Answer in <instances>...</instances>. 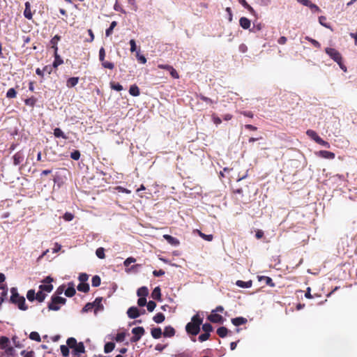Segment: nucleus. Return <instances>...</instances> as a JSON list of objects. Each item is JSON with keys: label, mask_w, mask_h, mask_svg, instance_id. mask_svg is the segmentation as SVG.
I'll list each match as a JSON object with an SVG mask.
<instances>
[{"label": "nucleus", "mask_w": 357, "mask_h": 357, "mask_svg": "<svg viewBox=\"0 0 357 357\" xmlns=\"http://www.w3.org/2000/svg\"><path fill=\"white\" fill-rule=\"evenodd\" d=\"M203 323V317L200 312H197L192 318L191 321L185 326V331L188 334L197 335L200 331V326Z\"/></svg>", "instance_id": "nucleus-1"}, {"label": "nucleus", "mask_w": 357, "mask_h": 357, "mask_svg": "<svg viewBox=\"0 0 357 357\" xmlns=\"http://www.w3.org/2000/svg\"><path fill=\"white\" fill-rule=\"evenodd\" d=\"M325 52L331 59H333L335 62H336L338 64L340 68L344 72L347 71L346 66L342 63V56L337 50L331 47H326L325 49Z\"/></svg>", "instance_id": "nucleus-2"}, {"label": "nucleus", "mask_w": 357, "mask_h": 357, "mask_svg": "<svg viewBox=\"0 0 357 357\" xmlns=\"http://www.w3.org/2000/svg\"><path fill=\"white\" fill-rule=\"evenodd\" d=\"M66 303V299L59 296L53 295L51 298V302L48 304L50 310L57 311L60 309V304L64 305Z\"/></svg>", "instance_id": "nucleus-3"}, {"label": "nucleus", "mask_w": 357, "mask_h": 357, "mask_svg": "<svg viewBox=\"0 0 357 357\" xmlns=\"http://www.w3.org/2000/svg\"><path fill=\"white\" fill-rule=\"evenodd\" d=\"M145 330L142 326L133 328L132 329V333L133 336L131 337L130 341L132 342H137L144 334Z\"/></svg>", "instance_id": "nucleus-4"}, {"label": "nucleus", "mask_w": 357, "mask_h": 357, "mask_svg": "<svg viewBox=\"0 0 357 357\" xmlns=\"http://www.w3.org/2000/svg\"><path fill=\"white\" fill-rule=\"evenodd\" d=\"M298 3L303 6L309 7L313 12H319V8L310 0H296Z\"/></svg>", "instance_id": "nucleus-5"}, {"label": "nucleus", "mask_w": 357, "mask_h": 357, "mask_svg": "<svg viewBox=\"0 0 357 357\" xmlns=\"http://www.w3.org/2000/svg\"><path fill=\"white\" fill-rule=\"evenodd\" d=\"M208 319L212 323L222 324L224 321V318L221 315L213 312L208 316Z\"/></svg>", "instance_id": "nucleus-6"}, {"label": "nucleus", "mask_w": 357, "mask_h": 357, "mask_svg": "<svg viewBox=\"0 0 357 357\" xmlns=\"http://www.w3.org/2000/svg\"><path fill=\"white\" fill-rule=\"evenodd\" d=\"M102 298L98 297L95 299V301L92 303L93 307L95 308L94 312L96 314L98 311H102L104 309V307L102 304Z\"/></svg>", "instance_id": "nucleus-7"}, {"label": "nucleus", "mask_w": 357, "mask_h": 357, "mask_svg": "<svg viewBox=\"0 0 357 357\" xmlns=\"http://www.w3.org/2000/svg\"><path fill=\"white\" fill-rule=\"evenodd\" d=\"M127 314L130 319H136L139 317L140 313L137 307H130L127 311Z\"/></svg>", "instance_id": "nucleus-8"}, {"label": "nucleus", "mask_w": 357, "mask_h": 357, "mask_svg": "<svg viewBox=\"0 0 357 357\" xmlns=\"http://www.w3.org/2000/svg\"><path fill=\"white\" fill-rule=\"evenodd\" d=\"M76 293L75 289V284L73 282H69L68 284V288L65 290V295L67 297H72Z\"/></svg>", "instance_id": "nucleus-9"}, {"label": "nucleus", "mask_w": 357, "mask_h": 357, "mask_svg": "<svg viewBox=\"0 0 357 357\" xmlns=\"http://www.w3.org/2000/svg\"><path fill=\"white\" fill-rule=\"evenodd\" d=\"M317 155L323 158L330 159V160L334 159L335 157V155L334 153L328 151H324V150L319 151L317 153Z\"/></svg>", "instance_id": "nucleus-10"}, {"label": "nucleus", "mask_w": 357, "mask_h": 357, "mask_svg": "<svg viewBox=\"0 0 357 357\" xmlns=\"http://www.w3.org/2000/svg\"><path fill=\"white\" fill-rule=\"evenodd\" d=\"M17 305L18 307L21 310H26L28 309L27 305H26V301L24 296L15 300V302H13Z\"/></svg>", "instance_id": "nucleus-11"}, {"label": "nucleus", "mask_w": 357, "mask_h": 357, "mask_svg": "<svg viewBox=\"0 0 357 357\" xmlns=\"http://www.w3.org/2000/svg\"><path fill=\"white\" fill-rule=\"evenodd\" d=\"M163 238L168 242V243L173 246L176 247L179 245V241L170 235L165 234Z\"/></svg>", "instance_id": "nucleus-12"}, {"label": "nucleus", "mask_w": 357, "mask_h": 357, "mask_svg": "<svg viewBox=\"0 0 357 357\" xmlns=\"http://www.w3.org/2000/svg\"><path fill=\"white\" fill-rule=\"evenodd\" d=\"M247 321H248L247 319L244 318L243 317H238L231 319V323L236 326H238L245 324L247 323Z\"/></svg>", "instance_id": "nucleus-13"}, {"label": "nucleus", "mask_w": 357, "mask_h": 357, "mask_svg": "<svg viewBox=\"0 0 357 357\" xmlns=\"http://www.w3.org/2000/svg\"><path fill=\"white\" fill-rule=\"evenodd\" d=\"M73 352L75 355H79L85 352L84 345L82 342H79L77 344V346L73 349Z\"/></svg>", "instance_id": "nucleus-14"}, {"label": "nucleus", "mask_w": 357, "mask_h": 357, "mask_svg": "<svg viewBox=\"0 0 357 357\" xmlns=\"http://www.w3.org/2000/svg\"><path fill=\"white\" fill-rule=\"evenodd\" d=\"M175 335V330L173 327L169 326L165 328L163 335L165 337H172Z\"/></svg>", "instance_id": "nucleus-15"}, {"label": "nucleus", "mask_w": 357, "mask_h": 357, "mask_svg": "<svg viewBox=\"0 0 357 357\" xmlns=\"http://www.w3.org/2000/svg\"><path fill=\"white\" fill-rule=\"evenodd\" d=\"M239 24L243 29H248L250 26V20L247 17H242L239 20Z\"/></svg>", "instance_id": "nucleus-16"}, {"label": "nucleus", "mask_w": 357, "mask_h": 357, "mask_svg": "<svg viewBox=\"0 0 357 357\" xmlns=\"http://www.w3.org/2000/svg\"><path fill=\"white\" fill-rule=\"evenodd\" d=\"M24 160V155L20 152H17L13 155V164L15 165H19Z\"/></svg>", "instance_id": "nucleus-17"}, {"label": "nucleus", "mask_w": 357, "mask_h": 357, "mask_svg": "<svg viewBox=\"0 0 357 357\" xmlns=\"http://www.w3.org/2000/svg\"><path fill=\"white\" fill-rule=\"evenodd\" d=\"M258 280L261 282L264 281L266 284L270 287H275V283L273 282L272 279L268 276H258Z\"/></svg>", "instance_id": "nucleus-18"}, {"label": "nucleus", "mask_w": 357, "mask_h": 357, "mask_svg": "<svg viewBox=\"0 0 357 357\" xmlns=\"http://www.w3.org/2000/svg\"><path fill=\"white\" fill-rule=\"evenodd\" d=\"M236 284L241 288H250L252 287V280H248L246 282H244L243 280H237Z\"/></svg>", "instance_id": "nucleus-19"}, {"label": "nucleus", "mask_w": 357, "mask_h": 357, "mask_svg": "<svg viewBox=\"0 0 357 357\" xmlns=\"http://www.w3.org/2000/svg\"><path fill=\"white\" fill-rule=\"evenodd\" d=\"M149 294V289L146 287H142L137 291V295L139 297H146Z\"/></svg>", "instance_id": "nucleus-20"}, {"label": "nucleus", "mask_w": 357, "mask_h": 357, "mask_svg": "<svg viewBox=\"0 0 357 357\" xmlns=\"http://www.w3.org/2000/svg\"><path fill=\"white\" fill-rule=\"evenodd\" d=\"M151 335L154 339H158L161 337L162 334V330L160 328H154L151 329Z\"/></svg>", "instance_id": "nucleus-21"}, {"label": "nucleus", "mask_w": 357, "mask_h": 357, "mask_svg": "<svg viewBox=\"0 0 357 357\" xmlns=\"http://www.w3.org/2000/svg\"><path fill=\"white\" fill-rule=\"evenodd\" d=\"M60 39H61V37L58 35H56L50 40V43L52 44V47L54 49V52L58 51L57 43H58V41L60 40Z\"/></svg>", "instance_id": "nucleus-22"}, {"label": "nucleus", "mask_w": 357, "mask_h": 357, "mask_svg": "<svg viewBox=\"0 0 357 357\" xmlns=\"http://www.w3.org/2000/svg\"><path fill=\"white\" fill-rule=\"evenodd\" d=\"M78 81H79V77H70L67 80L66 85L69 88L74 87L75 86H76L77 84Z\"/></svg>", "instance_id": "nucleus-23"}, {"label": "nucleus", "mask_w": 357, "mask_h": 357, "mask_svg": "<svg viewBox=\"0 0 357 357\" xmlns=\"http://www.w3.org/2000/svg\"><path fill=\"white\" fill-rule=\"evenodd\" d=\"M151 296L153 299L155 300H160L161 298V292H160V288L159 287H156L154 288L151 293Z\"/></svg>", "instance_id": "nucleus-24"}, {"label": "nucleus", "mask_w": 357, "mask_h": 357, "mask_svg": "<svg viewBox=\"0 0 357 357\" xmlns=\"http://www.w3.org/2000/svg\"><path fill=\"white\" fill-rule=\"evenodd\" d=\"M129 93L132 96H139L140 92H139V87L135 84L130 86V89H129Z\"/></svg>", "instance_id": "nucleus-25"}, {"label": "nucleus", "mask_w": 357, "mask_h": 357, "mask_svg": "<svg viewBox=\"0 0 357 357\" xmlns=\"http://www.w3.org/2000/svg\"><path fill=\"white\" fill-rule=\"evenodd\" d=\"M63 62V59L57 54V52H54V61L53 62V67L57 68L59 65L62 64Z\"/></svg>", "instance_id": "nucleus-26"}, {"label": "nucleus", "mask_w": 357, "mask_h": 357, "mask_svg": "<svg viewBox=\"0 0 357 357\" xmlns=\"http://www.w3.org/2000/svg\"><path fill=\"white\" fill-rule=\"evenodd\" d=\"M53 289V285L51 284H43L39 286V290L41 291L50 292Z\"/></svg>", "instance_id": "nucleus-27"}, {"label": "nucleus", "mask_w": 357, "mask_h": 357, "mask_svg": "<svg viewBox=\"0 0 357 357\" xmlns=\"http://www.w3.org/2000/svg\"><path fill=\"white\" fill-rule=\"evenodd\" d=\"M228 332H229L228 329L225 326H221L217 329V334L220 337H222V338L227 336Z\"/></svg>", "instance_id": "nucleus-28"}, {"label": "nucleus", "mask_w": 357, "mask_h": 357, "mask_svg": "<svg viewBox=\"0 0 357 357\" xmlns=\"http://www.w3.org/2000/svg\"><path fill=\"white\" fill-rule=\"evenodd\" d=\"M77 288L79 291L87 293L89 291V284L88 283H79Z\"/></svg>", "instance_id": "nucleus-29"}, {"label": "nucleus", "mask_w": 357, "mask_h": 357, "mask_svg": "<svg viewBox=\"0 0 357 357\" xmlns=\"http://www.w3.org/2000/svg\"><path fill=\"white\" fill-rule=\"evenodd\" d=\"M165 319V315L161 313V312H159V313H157L153 318V320L157 323V324H160L162 322L164 321Z\"/></svg>", "instance_id": "nucleus-30"}, {"label": "nucleus", "mask_w": 357, "mask_h": 357, "mask_svg": "<svg viewBox=\"0 0 357 357\" xmlns=\"http://www.w3.org/2000/svg\"><path fill=\"white\" fill-rule=\"evenodd\" d=\"M306 134L312 139H314L316 142H318V139H321V137L317 134V132L312 130H307Z\"/></svg>", "instance_id": "nucleus-31"}, {"label": "nucleus", "mask_w": 357, "mask_h": 357, "mask_svg": "<svg viewBox=\"0 0 357 357\" xmlns=\"http://www.w3.org/2000/svg\"><path fill=\"white\" fill-rule=\"evenodd\" d=\"M114 347H115V344L114 342H107L105 344L104 351H105V353L108 354V353L111 352L112 351H113Z\"/></svg>", "instance_id": "nucleus-32"}, {"label": "nucleus", "mask_w": 357, "mask_h": 357, "mask_svg": "<svg viewBox=\"0 0 357 357\" xmlns=\"http://www.w3.org/2000/svg\"><path fill=\"white\" fill-rule=\"evenodd\" d=\"M11 291V294H12V295H11V296H10V301H11L12 303H13V302H15V300H17V299H18V298H21V297H22V296H20L19 295V294L17 293V289H16V288L13 287V288L11 289V291Z\"/></svg>", "instance_id": "nucleus-33"}, {"label": "nucleus", "mask_w": 357, "mask_h": 357, "mask_svg": "<svg viewBox=\"0 0 357 357\" xmlns=\"http://www.w3.org/2000/svg\"><path fill=\"white\" fill-rule=\"evenodd\" d=\"M67 347L68 348L74 349L75 346H77V340L74 337H69L66 341Z\"/></svg>", "instance_id": "nucleus-34"}, {"label": "nucleus", "mask_w": 357, "mask_h": 357, "mask_svg": "<svg viewBox=\"0 0 357 357\" xmlns=\"http://www.w3.org/2000/svg\"><path fill=\"white\" fill-rule=\"evenodd\" d=\"M54 135L56 137H61L63 139H67V137L63 133V132L59 128H56L54 130Z\"/></svg>", "instance_id": "nucleus-35"}, {"label": "nucleus", "mask_w": 357, "mask_h": 357, "mask_svg": "<svg viewBox=\"0 0 357 357\" xmlns=\"http://www.w3.org/2000/svg\"><path fill=\"white\" fill-rule=\"evenodd\" d=\"M117 23L116 21H113L111 24H110V26L108 29H106L105 31V35L106 36H109L110 35H112V32H113V29L115 28V26H116Z\"/></svg>", "instance_id": "nucleus-36"}, {"label": "nucleus", "mask_w": 357, "mask_h": 357, "mask_svg": "<svg viewBox=\"0 0 357 357\" xmlns=\"http://www.w3.org/2000/svg\"><path fill=\"white\" fill-rule=\"evenodd\" d=\"M45 297L46 294L40 290L36 294V300L40 303L43 302L45 299Z\"/></svg>", "instance_id": "nucleus-37"}, {"label": "nucleus", "mask_w": 357, "mask_h": 357, "mask_svg": "<svg viewBox=\"0 0 357 357\" xmlns=\"http://www.w3.org/2000/svg\"><path fill=\"white\" fill-rule=\"evenodd\" d=\"M100 278L98 275H94L91 280V284L93 287H97L100 284Z\"/></svg>", "instance_id": "nucleus-38"}, {"label": "nucleus", "mask_w": 357, "mask_h": 357, "mask_svg": "<svg viewBox=\"0 0 357 357\" xmlns=\"http://www.w3.org/2000/svg\"><path fill=\"white\" fill-rule=\"evenodd\" d=\"M26 298L29 301L36 300V292L33 289H29L26 294Z\"/></svg>", "instance_id": "nucleus-39"}, {"label": "nucleus", "mask_w": 357, "mask_h": 357, "mask_svg": "<svg viewBox=\"0 0 357 357\" xmlns=\"http://www.w3.org/2000/svg\"><path fill=\"white\" fill-rule=\"evenodd\" d=\"M238 2L245 8H246L248 11H250V13H254L255 10L253 9V8L252 6H250L245 0H238Z\"/></svg>", "instance_id": "nucleus-40"}, {"label": "nucleus", "mask_w": 357, "mask_h": 357, "mask_svg": "<svg viewBox=\"0 0 357 357\" xmlns=\"http://www.w3.org/2000/svg\"><path fill=\"white\" fill-rule=\"evenodd\" d=\"M29 338L32 340H35L36 342H40V336L38 332H31L29 335Z\"/></svg>", "instance_id": "nucleus-41"}, {"label": "nucleus", "mask_w": 357, "mask_h": 357, "mask_svg": "<svg viewBox=\"0 0 357 357\" xmlns=\"http://www.w3.org/2000/svg\"><path fill=\"white\" fill-rule=\"evenodd\" d=\"M16 96L17 92L14 88L9 89L6 93V98H14Z\"/></svg>", "instance_id": "nucleus-42"}, {"label": "nucleus", "mask_w": 357, "mask_h": 357, "mask_svg": "<svg viewBox=\"0 0 357 357\" xmlns=\"http://www.w3.org/2000/svg\"><path fill=\"white\" fill-rule=\"evenodd\" d=\"M202 325V328L204 331V333H210L213 331V326H211V324L206 323V324H204Z\"/></svg>", "instance_id": "nucleus-43"}, {"label": "nucleus", "mask_w": 357, "mask_h": 357, "mask_svg": "<svg viewBox=\"0 0 357 357\" xmlns=\"http://www.w3.org/2000/svg\"><path fill=\"white\" fill-rule=\"evenodd\" d=\"M96 255L99 259H104L105 257V249L103 248H98L96 251Z\"/></svg>", "instance_id": "nucleus-44"}, {"label": "nucleus", "mask_w": 357, "mask_h": 357, "mask_svg": "<svg viewBox=\"0 0 357 357\" xmlns=\"http://www.w3.org/2000/svg\"><path fill=\"white\" fill-rule=\"evenodd\" d=\"M60 350L63 356L67 357L69 356V348L66 345H61Z\"/></svg>", "instance_id": "nucleus-45"}, {"label": "nucleus", "mask_w": 357, "mask_h": 357, "mask_svg": "<svg viewBox=\"0 0 357 357\" xmlns=\"http://www.w3.org/2000/svg\"><path fill=\"white\" fill-rule=\"evenodd\" d=\"M199 235L204 240L207 241H211L213 238V236L212 234H204V233L201 232L200 231H198Z\"/></svg>", "instance_id": "nucleus-46"}, {"label": "nucleus", "mask_w": 357, "mask_h": 357, "mask_svg": "<svg viewBox=\"0 0 357 357\" xmlns=\"http://www.w3.org/2000/svg\"><path fill=\"white\" fill-rule=\"evenodd\" d=\"M78 279L80 281V283H86V281L89 279V275L86 273H82L79 274Z\"/></svg>", "instance_id": "nucleus-47"}, {"label": "nucleus", "mask_w": 357, "mask_h": 357, "mask_svg": "<svg viewBox=\"0 0 357 357\" xmlns=\"http://www.w3.org/2000/svg\"><path fill=\"white\" fill-rule=\"evenodd\" d=\"M125 337H126V333H119L116 335V337H115V340L117 342H122L124 341Z\"/></svg>", "instance_id": "nucleus-48"}, {"label": "nucleus", "mask_w": 357, "mask_h": 357, "mask_svg": "<svg viewBox=\"0 0 357 357\" xmlns=\"http://www.w3.org/2000/svg\"><path fill=\"white\" fill-rule=\"evenodd\" d=\"M146 306L148 311L153 312L156 307V303L153 301H150L146 303Z\"/></svg>", "instance_id": "nucleus-49"}, {"label": "nucleus", "mask_w": 357, "mask_h": 357, "mask_svg": "<svg viewBox=\"0 0 357 357\" xmlns=\"http://www.w3.org/2000/svg\"><path fill=\"white\" fill-rule=\"evenodd\" d=\"M101 62H102V66L105 68H108V69L112 70L114 68V65L113 63H111V62H109V61H106L105 60L103 61H101Z\"/></svg>", "instance_id": "nucleus-50"}, {"label": "nucleus", "mask_w": 357, "mask_h": 357, "mask_svg": "<svg viewBox=\"0 0 357 357\" xmlns=\"http://www.w3.org/2000/svg\"><path fill=\"white\" fill-rule=\"evenodd\" d=\"M111 88L115 91H120L123 90V86L119 83H111Z\"/></svg>", "instance_id": "nucleus-51"}, {"label": "nucleus", "mask_w": 357, "mask_h": 357, "mask_svg": "<svg viewBox=\"0 0 357 357\" xmlns=\"http://www.w3.org/2000/svg\"><path fill=\"white\" fill-rule=\"evenodd\" d=\"M210 333H204L203 334H201L199 337H198V340L200 341V342H204L206 340H207L209 337H210Z\"/></svg>", "instance_id": "nucleus-52"}, {"label": "nucleus", "mask_w": 357, "mask_h": 357, "mask_svg": "<svg viewBox=\"0 0 357 357\" xmlns=\"http://www.w3.org/2000/svg\"><path fill=\"white\" fill-rule=\"evenodd\" d=\"M93 308V305L92 303H86L84 307L82 308V312H87L89 311H91Z\"/></svg>", "instance_id": "nucleus-53"}, {"label": "nucleus", "mask_w": 357, "mask_h": 357, "mask_svg": "<svg viewBox=\"0 0 357 357\" xmlns=\"http://www.w3.org/2000/svg\"><path fill=\"white\" fill-rule=\"evenodd\" d=\"M136 261V259L133 257H128L127 258L124 262L123 265L126 267L129 266L132 263H135Z\"/></svg>", "instance_id": "nucleus-54"}, {"label": "nucleus", "mask_w": 357, "mask_h": 357, "mask_svg": "<svg viewBox=\"0 0 357 357\" xmlns=\"http://www.w3.org/2000/svg\"><path fill=\"white\" fill-rule=\"evenodd\" d=\"M73 218H74V215L71 213L66 212L63 215V219L66 221H68V222L71 221V220H73Z\"/></svg>", "instance_id": "nucleus-55"}, {"label": "nucleus", "mask_w": 357, "mask_h": 357, "mask_svg": "<svg viewBox=\"0 0 357 357\" xmlns=\"http://www.w3.org/2000/svg\"><path fill=\"white\" fill-rule=\"evenodd\" d=\"M21 356L23 357H34V352L33 351H26L25 350L21 351Z\"/></svg>", "instance_id": "nucleus-56"}, {"label": "nucleus", "mask_w": 357, "mask_h": 357, "mask_svg": "<svg viewBox=\"0 0 357 357\" xmlns=\"http://www.w3.org/2000/svg\"><path fill=\"white\" fill-rule=\"evenodd\" d=\"M70 157L72 159L75 160H77L79 159L80 158V153L79 151H74L73 152L71 153L70 154Z\"/></svg>", "instance_id": "nucleus-57"}, {"label": "nucleus", "mask_w": 357, "mask_h": 357, "mask_svg": "<svg viewBox=\"0 0 357 357\" xmlns=\"http://www.w3.org/2000/svg\"><path fill=\"white\" fill-rule=\"evenodd\" d=\"M147 303L146 297H139L137 301V304L140 307L145 306Z\"/></svg>", "instance_id": "nucleus-58"}, {"label": "nucleus", "mask_w": 357, "mask_h": 357, "mask_svg": "<svg viewBox=\"0 0 357 357\" xmlns=\"http://www.w3.org/2000/svg\"><path fill=\"white\" fill-rule=\"evenodd\" d=\"M24 16L28 20H31L33 17V14L31 11V9H24Z\"/></svg>", "instance_id": "nucleus-59"}, {"label": "nucleus", "mask_w": 357, "mask_h": 357, "mask_svg": "<svg viewBox=\"0 0 357 357\" xmlns=\"http://www.w3.org/2000/svg\"><path fill=\"white\" fill-rule=\"evenodd\" d=\"M169 72V74L171 75V76L173 78H174V79L179 78L178 73H177V71L173 67L172 68H170V70Z\"/></svg>", "instance_id": "nucleus-60"}, {"label": "nucleus", "mask_w": 357, "mask_h": 357, "mask_svg": "<svg viewBox=\"0 0 357 357\" xmlns=\"http://www.w3.org/2000/svg\"><path fill=\"white\" fill-rule=\"evenodd\" d=\"M262 29V24L258 23L257 24H254L252 29L250 30L252 32L259 31Z\"/></svg>", "instance_id": "nucleus-61"}, {"label": "nucleus", "mask_w": 357, "mask_h": 357, "mask_svg": "<svg viewBox=\"0 0 357 357\" xmlns=\"http://www.w3.org/2000/svg\"><path fill=\"white\" fill-rule=\"evenodd\" d=\"M105 51L104 47H101L99 50V59L100 61H103L105 60Z\"/></svg>", "instance_id": "nucleus-62"}, {"label": "nucleus", "mask_w": 357, "mask_h": 357, "mask_svg": "<svg viewBox=\"0 0 357 357\" xmlns=\"http://www.w3.org/2000/svg\"><path fill=\"white\" fill-rule=\"evenodd\" d=\"M9 342V339L6 336L0 337V345L6 346Z\"/></svg>", "instance_id": "nucleus-63"}, {"label": "nucleus", "mask_w": 357, "mask_h": 357, "mask_svg": "<svg viewBox=\"0 0 357 357\" xmlns=\"http://www.w3.org/2000/svg\"><path fill=\"white\" fill-rule=\"evenodd\" d=\"M175 357H192V354L188 351H184L176 354Z\"/></svg>", "instance_id": "nucleus-64"}]
</instances>
